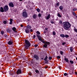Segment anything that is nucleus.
I'll list each match as a JSON object with an SVG mask.
<instances>
[{"instance_id":"nucleus-1","label":"nucleus","mask_w":77,"mask_h":77,"mask_svg":"<svg viewBox=\"0 0 77 77\" xmlns=\"http://www.w3.org/2000/svg\"><path fill=\"white\" fill-rule=\"evenodd\" d=\"M63 27L66 30H68L71 27V24L68 22H64L63 23Z\"/></svg>"},{"instance_id":"nucleus-2","label":"nucleus","mask_w":77,"mask_h":77,"mask_svg":"<svg viewBox=\"0 0 77 77\" xmlns=\"http://www.w3.org/2000/svg\"><path fill=\"white\" fill-rule=\"evenodd\" d=\"M25 49H28L30 46V42L27 40H25Z\"/></svg>"},{"instance_id":"nucleus-3","label":"nucleus","mask_w":77,"mask_h":77,"mask_svg":"<svg viewBox=\"0 0 77 77\" xmlns=\"http://www.w3.org/2000/svg\"><path fill=\"white\" fill-rule=\"evenodd\" d=\"M36 36L38 38L39 41H41V42H42L43 44H45V41L43 40V39L41 38V35H38V34H36Z\"/></svg>"},{"instance_id":"nucleus-4","label":"nucleus","mask_w":77,"mask_h":77,"mask_svg":"<svg viewBox=\"0 0 77 77\" xmlns=\"http://www.w3.org/2000/svg\"><path fill=\"white\" fill-rule=\"evenodd\" d=\"M22 16L24 18H26L27 17V14L26 11H23L22 13Z\"/></svg>"},{"instance_id":"nucleus-5","label":"nucleus","mask_w":77,"mask_h":77,"mask_svg":"<svg viewBox=\"0 0 77 77\" xmlns=\"http://www.w3.org/2000/svg\"><path fill=\"white\" fill-rule=\"evenodd\" d=\"M33 57L34 59H35L36 60H39V57L38 56V55L36 54L33 55Z\"/></svg>"},{"instance_id":"nucleus-6","label":"nucleus","mask_w":77,"mask_h":77,"mask_svg":"<svg viewBox=\"0 0 77 77\" xmlns=\"http://www.w3.org/2000/svg\"><path fill=\"white\" fill-rule=\"evenodd\" d=\"M4 11L5 12H6L9 10V8H8V5H5L4 7Z\"/></svg>"},{"instance_id":"nucleus-7","label":"nucleus","mask_w":77,"mask_h":77,"mask_svg":"<svg viewBox=\"0 0 77 77\" xmlns=\"http://www.w3.org/2000/svg\"><path fill=\"white\" fill-rule=\"evenodd\" d=\"M17 74V75H18L19 74H21V72H22V71L20 69H18L16 72Z\"/></svg>"},{"instance_id":"nucleus-8","label":"nucleus","mask_w":77,"mask_h":77,"mask_svg":"<svg viewBox=\"0 0 77 77\" xmlns=\"http://www.w3.org/2000/svg\"><path fill=\"white\" fill-rule=\"evenodd\" d=\"M25 32L26 33H30V29L26 28L25 29Z\"/></svg>"},{"instance_id":"nucleus-9","label":"nucleus","mask_w":77,"mask_h":77,"mask_svg":"<svg viewBox=\"0 0 77 77\" xmlns=\"http://www.w3.org/2000/svg\"><path fill=\"white\" fill-rule=\"evenodd\" d=\"M8 44L10 45H13V41L12 40H10L8 42Z\"/></svg>"},{"instance_id":"nucleus-10","label":"nucleus","mask_w":77,"mask_h":77,"mask_svg":"<svg viewBox=\"0 0 77 77\" xmlns=\"http://www.w3.org/2000/svg\"><path fill=\"white\" fill-rule=\"evenodd\" d=\"M74 70H70L69 73L70 75H72L74 74Z\"/></svg>"},{"instance_id":"nucleus-11","label":"nucleus","mask_w":77,"mask_h":77,"mask_svg":"<svg viewBox=\"0 0 77 77\" xmlns=\"http://www.w3.org/2000/svg\"><path fill=\"white\" fill-rule=\"evenodd\" d=\"M9 6L11 7V8H14V4L12 2L9 3Z\"/></svg>"},{"instance_id":"nucleus-12","label":"nucleus","mask_w":77,"mask_h":77,"mask_svg":"<svg viewBox=\"0 0 77 77\" xmlns=\"http://www.w3.org/2000/svg\"><path fill=\"white\" fill-rule=\"evenodd\" d=\"M26 29H32V26H31L29 25H28L26 26Z\"/></svg>"},{"instance_id":"nucleus-13","label":"nucleus","mask_w":77,"mask_h":77,"mask_svg":"<svg viewBox=\"0 0 77 77\" xmlns=\"http://www.w3.org/2000/svg\"><path fill=\"white\" fill-rule=\"evenodd\" d=\"M0 12H4V9H3V7H1L0 8Z\"/></svg>"},{"instance_id":"nucleus-14","label":"nucleus","mask_w":77,"mask_h":77,"mask_svg":"<svg viewBox=\"0 0 77 77\" xmlns=\"http://www.w3.org/2000/svg\"><path fill=\"white\" fill-rule=\"evenodd\" d=\"M8 73L10 75H12L14 74V73H13V72L12 71L10 70L8 72Z\"/></svg>"},{"instance_id":"nucleus-15","label":"nucleus","mask_w":77,"mask_h":77,"mask_svg":"<svg viewBox=\"0 0 77 77\" xmlns=\"http://www.w3.org/2000/svg\"><path fill=\"white\" fill-rule=\"evenodd\" d=\"M50 14H48L47 16L46 17V20H49V19L50 18Z\"/></svg>"},{"instance_id":"nucleus-16","label":"nucleus","mask_w":77,"mask_h":77,"mask_svg":"<svg viewBox=\"0 0 77 77\" xmlns=\"http://www.w3.org/2000/svg\"><path fill=\"white\" fill-rule=\"evenodd\" d=\"M60 10H61V11H62V10H63V7L62 6V5H61L60 6L59 8Z\"/></svg>"},{"instance_id":"nucleus-17","label":"nucleus","mask_w":77,"mask_h":77,"mask_svg":"<svg viewBox=\"0 0 77 77\" xmlns=\"http://www.w3.org/2000/svg\"><path fill=\"white\" fill-rule=\"evenodd\" d=\"M36 17H37V15L36 14H34L32 16L33 18L34 19H36Z\"/></svg>"},{"instance_id":"nucleus-18","label":"nucleus","mask_w":77,"mask_h":77,"mask_svg":"<svg viewBox=\"0 0 77 77\" xmlns=\"http://www.w3.org/2000/svg\"><path fill=\"white\" fill-rule=\"evenodd\" d=\"M64 60L67 62V63H68V62H69V60H68V59L67 58H64Z\"/></svg>"},{"instance_id":"nucleus-19","label":"nucleus","mask_w":77,"mask_h":77,"mask_svg":"<svg viewBox=\"0 0 77 77\" xmlns=\"http://www.w3.org/2000/svg\"><path fill=\"white\" fill-rule=\"evenodd\" d=\"M12 29L13 31H14V32H15V31H16V30H17V29H16V28H15V27H13Z\"/></svg>"},{"instance_id":"nucleus-20","label":"nucleus","mask_w":77,"mask_h":77,"mask_svg":"<svg viewBox=\"0 0 77 77\" xmlns=\"http://www.w3.org/2000/svg\"><path fill=\"white\" fill-rule=\"evenodd\" d=\"M60 36L61 37H62V38H65V35L63 34L60 35Z\"/></svg>"},{"instance_id":"nucleus-21","label":"nucleus","mask_w":77,"mask_h":77,"mask_svg":"<svg viewBox=\"0 0 77 77\" xmlns=\"http://www.w3.org/2000/svg\"><path fill=\"white\" fill-rule=\"evenodd\" d=\"M43 47L45 48H47V45L45 44L43 45Z\"/></svg>"},{"instance_id":"nucleus-22","label":"nucleus","mask_w":77,"mask_h":77,"mask_svg":"<svg viewBox=\"0 0 77 77\" xmlns=\"http://www.w3.org/2000/svg\"><path fill=\"white\" fill-rule=\"evenodd\" d=\"M7 32H9V33H10V32H11V30H10V29H7Z\"/></svg>"},{"instance_id":"nucleus-23","label":"nucleus","mask_w":77,"mask_h":77,"mask_svg":"<svg viewBox=\"0 0 77 77\" xmlns=\"http://www.w3.org/2000/svg\"><path fill=\"white\" fill-rule=\"evenodd\" d=\"M57 16L58 17H60V18H61L62 17V16H61V15L59 13H57Z\"/></svg>"},{"instance_id":"nucleus-24","label":"nucleus","mask_w":77,"mask_h":77,"mask_svg":"<svg viewBox=\"0 0 77 77\" xmlns=\"http://www.w3.org/2000/svg\"><path fill=\"white\" fill-rule=\"evenodd\" d=\"M47 45H49L50 44V43L49 42H45V43Z\"/></svg>"},{"instance_id":"nucleus-25","label":"nucleus","mask_w":77,"mask_h":77,"mask_svg":"<svg viewBox=\"0 0 77 77\" xmlns=\"http://www.w3.org/2000/svg\"><path fill=\"white\" fill-rule=\"evenodd\" d=\"M47 59H48V57L46 55L44 59V60H47Z\"/></svg>"},{"instance_id":"nucleus-26","label":"nucleus","mask_w":77,"mask_h":77,"mask_svg":"<svg viewBox=\"0 0 77 77\" xmlns=\"http://www.w3.org/2000/svg\"><path fill=\"white\" fill-rule=\"evenodd\" d=\"M69 62L70 63H71L72 64H74V61L70 60Z\"/></svg>"},{"instance_id":"nucleus-27","label":"nucleus","mask_w":77,"mask_h":77,"mask_svg":"<svg viewBox=\"0 0 77 77\" xmlns=\"http://www.w3.org/2000/svg\"><path fill=\"white\" fill-rule=\"evenodd\" d=\"M71 52H72L73 50L72 47H71L69 49Z\"/></svg>"},{"instance_id":"nucleus-28","label":"nucleus","mask_w":77,"mask_h":77,"mask_svg":"<svg viewBox=\"0 0 77 77\" xmlns=\"http://www.w3.org/2000/svg\"><path fill=\"white\" fill-rule=\"evenodd\" d=\"M60 54L61 55H63V52L62 51H60Z\"/></svg>"},{"instance_id":"nucleus-29","label":"nucleus","mask_w":77,"mask_h":77,"mask_svg":"<svg viewBox=\"0 0 77 77\" xmlns=\"http://www.w3.org/2000/svg\"><path fill=\"white\" fill-rule=\"evenodd\" d=\"M36 11L38 12H40V9L39 8H37L36 9Z\"/></svg>"},{"instance_id":"nucleus-30","label":"nucleus","mask_w":77,"mask_h":77,"mask_svg":"<svg viewBox=\"0 0 77 77\" xmlns=\"http://www.w3.org/2000/svg\"><path fill=\"white\" fill-rule=\"evenodd\" d=\"M1 33L2 35H4V33H5V32L3 31H2L1 32Z\"/></svg>"},{"instance_id":"nucleus-31","label":"nucleus","mask_w":77,"mask_h":77,"mask_svg":"<svg viewBox=\"0 0 77 77\" xmlns=\"http://www.w3.org/2000/svg\"><path fill=\"white\" fill-rule=\"evenodd\" d=\"M59 23L60 24H62V21L61 20H60Z\"/></svg>"},{"instance_id":"nucleus-32","label":"nucleus","mask_w":77,"mask_h":77,"mask_svg":"<svg viewBox=\"0 0 77 77\" xmlns=\"http://www.w3.org/2000/svg\"><path fill=\"white\" fill-rule=\"evenodd\" d=\"M74 30L75 32H76V33H77V29H76V28H74Z\"/></svg>"},{"instance_id":"nucleus-33","label":"nucleus","mask_w":77,"mask_h":77,"mask_svg":"<svg viewBox=\"0 0 77 77\" xmlns=\"http://www.w3.org/2000/svg\"><path fill=\"white\" fill-rule=\"evenodd\" d=\"M36 33H37V34H38V35H40V32L38 31H36Z\"/></svg>"},{"instance_id":"nucleus-34","label":"nucleus","mask_w":77,"mask_h":77,"mask_svg":"<svg viewBox=\"0 0 77 77\" xmlns=\"http://www.w3.org/2000/svg\"><path fill=\"white\" fill-rule=\"evenodd\" d=\"M45 63L46 64H47V63H48V60H45Z\"/></svg>"},{"instance_id":"nucleus-35","label":"nucleus","mask_w":77,"mask_h":77,"mask_svg":"<svg viewBox=\"0 0 77 77\" xmlns=\"http://www.w3.org/2000/svg\"><path fill=\"white\" fill-rule=\"evenodd\" d=\"M56 6H59V3L57 2L56 3Z\"/></svg>"},{"instance_id":"nucleus-36","label":"nucleus","mask_w":77,"mask_h":77,"mask_svg":"<svg viewBox=\"0 0 77 77\" xmlns=\"http://www.w3.org/2000/svg\"><path fill=\"white\" fill-rule=\"evenodd\" d=\"M35 72L36 73H39V70H35Z\"/></svg>"},{"instance_id":"nucleus-37","label":"nucleus","mask_w":77,"mask_h":77,"mask_svg":"<svg viewBox=\"0 0 77 77\" xmlns=\"http://www.w3.org/2000/svg\"><path fill=\"white\" fill-rule=\"evenodd\" d=\"M52 33L54 35H56V32L55 31L53 32Z\"/></svg>"},{"instance_id":"nucleus-38","label":"nucleus","mask_w":77,"mask_h":77,"mask_svg":"<svg viewBox=\"0 0 77 77\" xmlns=\"http://www.w3.org/2000/svg\"><path fill=\"white\" fill-rule=\"evenodd\" d=\"M68 75V74L67 73H65L64 74V76H66V75Z\"/></svg>"},{"instance_id":"nucleus-39","label":"nucleus","mask_w":77,"mask_h":77,"mask_svg":"<svg viewBox=\"0 0 77 77\" xmlns=\"http://www.w3.org/2000/svg\"><path fill=\"white\" fill-rule=\"evenodd\" d=\"M38 17H41V14L39 13L38 15Z\"/></svg>"},{"instance_id":"nucleus-40","label":"nucleus","mask_w":77,"mask_h":77,"mask_svg":"<svg viewBox=\"0 0 77 77\" xmlns=\"http://www.w3.org/2000/svg\"><path fill=\"white\" fill-rule=\"evenodd\" d=\"M3 23L5 24H6V23H7V21L6 20H5L3 21Z\"/></svg>"},{"instance_id":"nucleus-41","label":"nucleus","mask_w":77,"mask_h":77,"mask_svg":"<svg viewBox=\"0 0 77 77\" xmlns=\"http://www.w3.org/2000/svg\"><path fill=\"white\" fill-rule=\"evenodd\" d=\"M48 59H49V60H51V59H52V57H49Z\"/></svg>"},{"instance_id":"nucleus-42","label":"nucleus","mask_w":77,"mask_h":77,"mask_svg":"<svg viewBox=\"0 0 77 77\" xmlns=\"http://www.w3.org/2000/svg\"><path fill=\"white\" fill-rule=\"evenodd\" d=\"M73 14L74 16H76V14L75 12H73Z\"/></svg>"},{"instance_id":"nucleus-43","label":"nucleus","mask_w":77,"mask_h":77,"mask_svg":"<svg viewBox=\"0 0 77 77\" xmlns=\"http://www.w3.org/2000/svg\"><path fill=\"white\" fill-rule=\"evenodd\" d=\"M57 58L58 59H60V57L59 56H57Z\"/></svg>"},{"instance_id":"nucleus-44","label":"nucleus","mask_w":77,"mask_h":77,"mask_svg":"<svg viewBox=\"0 0 77 77\" xmlns=\"http://www.w3.org/2000/svg\"><path fill=\"white\" fill-rule=\"evenodd\" d=\"M65 38H68V35H65Z\"/></svg>"},{"instance_id":"nucleus-45","label":"nucleus","mask_w":77,"mask_h":77,"mask_svg":"<svg viewBox=\"0 0 77 77\" xmlns=\"http://www.w3.org/2000/svg\"><path fill=\"white\" fill-rule=\"evenodd\" d=\"M10 22H12V21H13V19H10Z\"/></svg>"},{"instance_id":"nucleus-46","label":"nucleus","mask_w":77,"mask_h":77,"mask_svg":"<svg viewBox=\"0 0 77 77\" xmlns=\"http://www.w3.org/2000/svg\"><path fill=\"white\" fill-rule=\"evenodd\" d=\"M65 44H66V43L65 42H63L62 43V45H65Z\"/></svg>"},{"instance_id":"nucleus-47","label":"nucleus","mask_w":77,"mask_h":77,"mask_svg":"<svg viewBox=\"0 0 77 77\" xmlns=\"http://www.w3.org/2000/svg\"><path fill=\"white\" fill-rule=\"evenodd\" d=\"M30 32H33V30L32 29H30Z\"/></svg>"},{"instance_id":"nucleus-48","label":"nucleus","mask_w":77,"mask_h":77,"mask_svg":"<svg viewBox=\"0 0 77 77\" xmlns=\"http://www.w3.org/2000/svg\"><path fill=\"white\" fill-rule=\"evenodd\" d=\"M38 45H34L35 47H38Z\"/></svg>"},{"instance_id":"nucleus-49","label":"nucleus","mask_w":77,"mask_h":77,"mask_svg":"<svg viewBox=\"0 0 77 77\" xmlns=\"http://www.w3.org/2000/svg\"><path fill=\"white\" fill-rule=\"evenodd\" d=\"M51 23L52 24H54V22L53 21L51 20Z\"/></svg>"},{"instance_id":"nucleus-50","label":"nucleus","mask_w":77,"mask_h":77,"mask_svg":"<svg viewBox=\"0 0 77 77\" xmlns=\"http://www.w3.org/2000/svg\"><path fill=\"white\" fill-rule=\"evenodd\" d=\"M76 10H77V9H76V8H74L73 9V11H76Z\"/></svg>"},{"instance_id":"nucleus-51","label":"nucleus","mask_w":77,"mask_h":77,"mask_svg":"<svg viewBox=\"0 0 77 77\" xmlns=\"http://www.w3.org/2000/svg\"><path fill=\"white\" fill-rule=\"evenodd\" d=\"M35 38H36V35H34L33 36V38L34 39H35Z\"/></svg>"},{"instance_id":"nucleus-52","label":"nucleus","mask_w":77,"mask_h":77,"mask_svg":"<svg viewBox=\"0 0 77 77\" xmlns=\"http://www.w3.org/2000/svg\"><path fill=\"white\" fill-rule=\"evenodd\" d=\"M29 75H32V73L31 72H29Z\"/></svg>"},{"instance_id":"nucleus-53","label":"nucleus","mask_w":77,"mask_h":77,"mask_svg":"<svg viewBox=\"0 0 77 77\" xmlns=\"http://www.w3.org/2000/svg\"><path fill=\"white\" fill-rule=\"evenodd\" d=\"M12 24V22H10L9 23V24Z\"/></svg>"},{"instance_id":"nucleus-54","label":"nucleus","mask_w":77,"mask_h":77,"mask_svg":"<svg viewBox=\"0 0 77 77\" xmlns=\"http://www.w3.org/2000/svg\"><path fill=\"white\" fill-rule=\"evenodd\" d=\"M75 74L76 75H77V72H75Z\"/></svg>"},{"instance_id":"nucleus-55","label":"nucleus","mask_w":77,"mask_h":77,"mask_svg":"<svg viewBox=\"0 0 77 77\" xmlns=\"http://www.w3.org/2000/svg\"><path fill=\"white\" fill-rule=\"evenodd\" d=\"M4 36L5 38H7V37H8V35H5Z\"/></svg>"},{"instance_id":"nucleus-56","label":"nucleus","mask_w":77,"mask_h":77,"mask_svg":"<svg viewBox=\"0 0 77 77\" xmlns=\"http://www.w3.org/2000/svg\"><path fill=\"white\" fill-rule=\"evenodd\" d=\"M41 60H43V59H44V58L43 57H41Z\"/></svg>"},{"instance_id":"nucleus-57","label":"nucleus","mask_w":77,"mask_h":77,"mask_svg":"<svg viewBox=\"0 0 77 77\" xmlns=\"http://www.w3.org/2000/svg\"><path fill=\"white\" fill-rule=\"evenodd\" d=\"M48 67H47V66H45V69H47V68Z\"/></svg>"},{"instance_id":"nucleus-58","label":"nucleus","mask_w":77,"mask_h":77,"mask_svg":"<svg viewBox=\"0 0 77 77\" xmlns=\"http://www.w3.org/2000/svg\"><path fill=\"white\" fill-rule=\"evenodd\" d=\"M21 27H23V25H21Z\"/></svg>"},{"instance_id":"nucleus-59","label":"nucleus","mask_w":77,"mask_h":77,"mask_svg":"<svg viewBox=\"0 0 77 77\" xmlns=\"http://www.w3.org/2000/svg\"><path fill=\"white\" fill-rule=\"evenodd\" d=\"M59 68L60 69H61V67H59Z\"/></svg>"},{"instance_id":"nucleus-60","label":"nucleus","mask_w":77,"mask_h":77,"mask_svg":"<svg viewBox=\"0 0 77 77\" xmlns=\"http://www.w3.org/2000/svg\"><path fill=\"white\" fill-rule=\"evenodd\" d=\"M45 29H46V30H48V28H45Z\"/></svg>"},{"instance_id":"nucleus-61","label":"nucleus","mask_w":77,"mask_h":77,"mask_svg":"<svg viewBox=\"0 0 77 77\" xmlns=\"http://www.w3.org/2000/svg\"><path fill=\"white\" fill-rule=\"evenodd\" d=\"M20 0V1H23V0Z\"/></svg>"},{"instance_id":"nucleus-62","label":"nucleus","mask_w":77,"mask_h":77,"mask_svg":"<svg viewBox=\"0 0 77 77\" xmlns=\"http://www.w3.org/2000/svg\"><path fill=\"white\" fill-rule=\"evenodd\" d=\"M76 60H77V57H76Z\"/></svg>"},{"instance_id":"nucleus-63","label":"nucleus","mask_w":77,"mask_h":77,"mask_svg":"<svg viewBox=\"0 0 77 77\" xmlns=\"http://www.w3.org/2000/svg\"><path fill=\"white\" fill-rule=\"evenodd\" d=\"M76 18H77V16H76Z\"/></svg>"},{"instance_id":"nucleus-64","label":"nucleus","mask_w":77,"mask_h":77,"mask_svg":"<svg viewBox=\"0 0 77 77\" xmlns=\"http://www.w3.org/2000/svg\"><path fill=\"white\" fill-rule=\"evenodd\" d=\"M76 2H77V0H76Z\"/></svg>"}]
</instances>
